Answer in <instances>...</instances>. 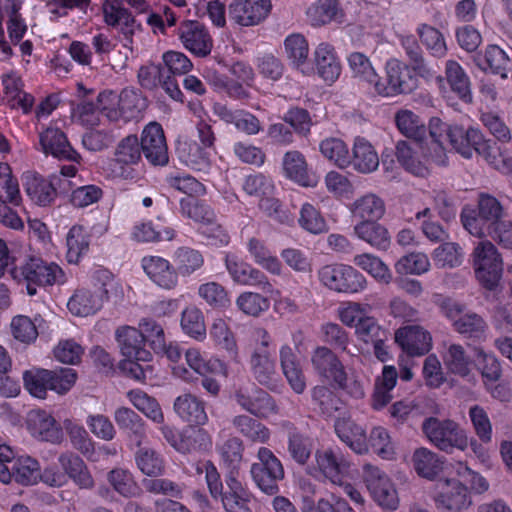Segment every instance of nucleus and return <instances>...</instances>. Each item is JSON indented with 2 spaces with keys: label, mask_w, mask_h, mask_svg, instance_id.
<instances>
[{
  "label": "nucleus",
  "mask_w": 512,
  "mask_h": 512,
  "mask_svg": "<svg viewBox=\"0 0 512 512\" xmlns=\"http://www.w3.org/2000/svg\"><path fill=\"white\" fill-rule=\"evenodd\" d=\"M349 210L360 221L379 220L385 214L384 201L373 193H368L353 201Z\"/></svg>",
  "instance_id": "nucleus-46"
},
{
  "label": "nucleus",
  "mask_w": 512,
  "mask_h": 512,
  "mask_svg": "<svg viewBox=\"0 0 512 512\" xmlns=\"http://www.w3.org/2000/svg\"><path fill=\"white\" fill-rule=\"evenodd\" d=\"M39 146L46 155L59 160L79 162V154L71 147L66 135L58 127L49 126L39 133Z\"/></svg>",
  "instance_id": "nucleus-23"
},
{
  "label": "nucleus",
  "mask_w": 512,
  "mask_h": 512,
  "mask_svg": "<svg viewBox=\"0 0 512 512\" xmlns=\"http://www.w3.org/2000/svg\"><path fill=\"white\" fill-rule=\"evenodd\" d=\"M58 461L64 470L76 485L80 488L89 489L94 486V480L85 464V462L73 453L61 454Z\"/></svg>",
  "instance_id": "nucleus-45"
},
{
  "label": "nucleus",
  "mask_w": 512,
  "mask_h": 512,
  "mask_svg": "<svg viewBox=\"0 0 512 512\" xmlns=\"http://www.w3.org/2000/svg\"><path fill=\"white\" fill-rule=\"evenodd\" d=\"M312 400L321 413L326 416H332L342 405L340 397L327 385L315 386L312 389Z\"/></svg>",
  "instance_id": "nucleus-62"
},
{
  "label": "nucleus",
  "mask_w": 512,
  "mask_h": 512,
  "mask_svg": "<svg viewBox=\"0 0 512 512\" xmlns=\"http://www.w3.org/2000/svg\"><path fill=\"white\" fill-rule=\"evenodd\" d=\"M181 327L187 335L196 340H203L206 337L204 315L196 306H188L182 311Z\"/></svg>",
  "instance_id": "nucleus-57"
},
{
  "label": "nucleus",
  "mask_w": 512,
  "mask_h": 512,
  "mask_svg": "<svg viewBox=\"0 0 512 512\" xmlns=\"http://www.w3.org/2000/svg\"><path fill=\"white\" fill-rule=\"evenodd\" d=\"M207 486L214 499H220L226 512H252L249 503L252 494L231 471L225 479L224 490L217 468L209 461L203 464Z\"/></svg>",
  "instance_id": "nucleus-3"
},
{
  "label": "nucleus",
  "mask_w": 512,
  "mask_h": 512,
  "mask_svg": "<svg viewBox=\"0 0 512 512\" xmlns=\"http://www.w3.org/2000/svg\"><path fill=\"white\" fill-rule=\"evenodd\" d=\"M335 432L355 453L364 454L368 451L365 430L350 418L337 419Z\"/></svg>",
  "instance_id": "nucleus-40"
},
{
  "label": "nucleus",
  "mask_w": 512,
  "mask_h": 512,
  "mask_svg": "<svg viewBox=\"0 0 512 512\" xmlns=\"http://www.w3.org/2000/svg\"><path fill=\"white\" fill-rule=\"evenodd\" d=\"M462 248L454 242L444 241L432 252V259L438 268H455L461 265Z\"/></svg>",
  "instance_id": "nucleus-59"
},
{
  "label": "nucleus",
  "mask_w": 512,
  "mask_h": 512,
  "mask_svg": "<svg viewBox=\"0 0 512 512\" xmlns=\"http://www.w3.org/2000/svg\"><path fill=\"white\" fill-rule=\"evenodd\" d=\"M246 248L255 264L273 275H281L283 266L280 260L263 240L251 237L247 241Z\"/></svg>",
  "instance_id": "nucleus-41"
},
{
  "label": "nucleus",
  "mask_w": 512,
  "mask_h": 512,
  "mask_svg": "<svg viewBox=\"0 0 512 512\" xmlns=\"http://www.w3.org/2000/svg\"><path fill=\"white\" fill-rule=\"evenodd\" d=\"M128 398L131 403L147 418L152 420L154 423L161 424V426L165 425L164 414L155 398L150 397L141 390H132L128 392Z\"/></svg>",
  "instance_id": "nucleus-55"
},
{
  "label": "nucleus",
  "mask_w": 512,
  "mask_h": 512,
  "mask_svg": "<svg viewBox=\"0 0 512 512\" xmlns=\"http://www.w3.org/2000/svg\"><path fill=\"white\" fill-rule=\"evenodd\" d=\"M322 156L339 169L349 168L350 149L340 138L328 137L319 144Z\"/></svg>",
  "instance_id": "nucleus-50"
},
{
  "label": "nucleus",
  "mask_w": 512,
  "mask_h": 512,
  "mask_svg": "<svg viewBox=\"0 0 512 512\" xmlns=\"http://www.w3.org/2000/svg\"><path fill=\"white\" fill-rule=\"evenodd\" d=\"M26 192L31 200L41 206L49 205L56 197L54 183L36 176L26 182Z\"/></svg>",
  "instance_id": "nucleus-58"
},
{
  "label": "nucleus",
  "mask_w": 512,
  "mask_h": 512,
  "mask_svg": "<svg viewBox=\"0 0 512 512\" xmlns=\"http://www.w3.org/2000/svg\"><path fill=\"white\" fill-rule=\"evenodd\" d=\"M412 463L416 473L426 479H434L443 468L439 456L431 450L421 447L414 451Z\"/></svg>",
  "instance_id": "nucleus-51"
},
{
  "label": "nucleus",
  "mask_w": 512,
  "mask_h": 512,
  "mask_svg": "<svg viewBox=\"0 0 512 512\" xmlns=\"http://www.w3.org/2000/svg\"><path fill=\"white\" fill-rule=\"evenodd\" d=\"M279 356L283 374L289 385L296 393H303L306 388L305 375L293 349L288 344L282 345Z\"/></svg>",
  "instance_id": "nucleus-36"
},
{
  "label": "nucleus",
  "mask_w": 512,
  "mask_h": 512,
  "mask_svg": "<svg viewBox=\"0 0 512 512\" xmlns=\"http://www.w3.org/2000/svg\"><path fill=\"white\" fill-rule=\"evenodd\" d=\"M379 166V156L372 144L357 137L350 151L349 167L362 174L374 172Z\"/></svg>",
  "instance_id": "nucleus-31"
},
{
  "label": "nucleus",
  "mask_w": 512,
  "mask_h": 512,
  "mask_svg": "<svg viewBox=\"0 0 512 512\" xmlns=\"http://www.w3.org/2000/svg\"><path fill=\"white\" fill-rule=\"evenodd\" d=\"M395 341L410 356H423L432 348L431 334L419 325L400 327L395 332Z\"/></svg>",
  "instance_id": "nucleus-24"
},
{
  "label": "nucleus",
  "mask_w": 512,
  "mask_h": 512,
  "mask_svg": "<svg viewBox=\"0 0 512 512\" xmlns=\"http://www.w3.org/2000/svg\"><path fill=\"white\" fill-rule=\"evenodd\" d=\"M422 430L428 440L444 452L464 451L468 447L466 431L453 420L429 417L424 420Z\"/></svg>",
  "instance_id": "nucleus-9"
},
{
  "label": "nucleus",
  "mask_w": 512,
  "mask_h": 512,
  "mask_svg": "<svg viewBox=\"0 0 512 512\" xmlns=\"http://www.w3.org/2000/svg\"><path fill=\"white\" fill-rule=\"evenodd\" d=\"M115 339L125 358H134L142 362L151 360L152 355L145 348L144 336L135 327L125 325L117 328Z\"/></svg>",
  "instance_id": "nucleus-27"
},
{
  "label": "nucleus",
  "mask_w": 512,
  "mask_h": 512,
  "mask_svg": "<svg viewBox=\"0 0 512 512\" xmlns=\"http://www.w3.org/2000/svg\"><path fill=\"white\" fill-rule=\"evenodd\" d=\"M243 189L247 194L259 198L261 205L262 201L272 199L271 195L274 191V184L270 177L262 173H255L245 178Z\"/></svg>",
  "instance_id": "nucleus-64"
},
{
  "label": "nucleus",
  "mask_w": 512,
  "mask_h": 512,
  "mask_svg": "<svg viewBox=\"0 0 512 512\" xmlns=\"http://www.w3.org/2000/svg\"><path fill=\"white\" fill-rule=\"evenodd\" d=\"M108 481L120 495L132 498L141 494V489L133 475L125 469L116 468L108 473Z\"/></svg>",
  "instance_id": "nucleus-60"
},
{
  "label": "nucleus",
  "mask_w": 512,
  "mask_h": 512,
  "mask_svg": "<svg viewBox=\"0 0 512 512\" xmlns=\"http://www.w3.org/2000/svg\"><path fill=\"white\" fill-rule=\"evenodd\" d=\"M213 111L222 121L234 125L236 130L245 135H256L262 130L261 121L247 110H232L226 105L217 103L214 105Z\"/></svg>",
  "instance_id": "nucleus-29"
},
{
  "label": "nucleus",
  "mask_w": 512,
  "mask_h": 512,
  "mask_svg": "<svg viewBox=\"0 0 512 512\" xmlns=\"http://www.w3.org/2000/svg\"><path fill=\"white\" fill-rule=\"evenodd\" d=\"M225 266L235 283L246 286H256L265 293H273V285L261 270L252 267L248 263L230 254L225 257Z\"/></svg>",
  "instance_id": "nucleus-21"
},
{
  "label": "nucleus",
  "mask_w": 512,
  "mask_h": 512,
  "mask_svg": "<svg viewBox=\"0 0 512 512\" xmlns=\"http://www.w3.org/2000/svg\"><path fill=\"white\" fill-rule=\"evenodd\" d=\"M28 425L31 433L44 441L59 443L63 438L60 425L55 418L43 410H34L29 414Z\"/></svg>",
  "instance_id": "nucleus-30"
},
{
  "label": "nucleus",
  "mask_w": 512,
  "mask_h": 512,
  "mask_svg": "<svg viewBox=\"0 0 512 512\" xmlns=\"http://www.w3.org/2000/svg\"><path fill=\"white\" fill-rule=\"evenodd\" d=\"M176 276L188 277L200 270L204 265L203 254L188 246L178 247L172 255Z\"/></svg>",
  "instance_id": "nucleus-43"
},
{
  "label": "nucleus",
  "mask_w": 512,
  "mask_h": 512,
  "mask_svg": "<svg viewBox=\"0 0 512 512\" xmlns=\"http://www.w3.org/2000/svg\"><path fill=\"white\" fill-rule=\"evenodd\" d=\"M311 365L320 380L330 386L340 383L346 370L337 354L326 346H318L313 350Z\"/></svg>",
  "instance_id": "nucleus-19"
},
{
  "label": "nucleus",
  "mask_w": 512,
  "mask_h": 512,
  "mask_svg": "<svg viewBox=\"0 0 512 512\" xmlns=\"http://www.w3.org/2000/svg\"><path fill=\"white\" fill-rule=\"evenodd\" d=\"M139 143L141 152L151 165L165 166L169 162L164 131L159 123L151 122L146 125Z\"/></svg>",
  "instance_id": "nucleus-17"
},
{
  "label": "nucleus",
  "mask_w": 512,
  "mask_h": 512,
  "mask_svg": "<svg viewBox=\"0 0 512 512\" xmlns=\"http://www.w3.org/2000/svg\"><path fill=\"white\" fill-rule=\"evenodd\" d=\"M431 263L423 252H412L402 256L395 263V271L399 275H422L430 270Z\"/></svg>",
  "instance_id": "nucleus-56"
},
{
  "label": "nucleus",
  "mask_w": 512,
  "mask_h": 512,
  "mask_svg": "<svg viewBox=\"0 0 512 512\" xmlns=\"http://www.w3.org/2000/svg\"><path fill=\"white\" fill-rule=\"evenodd\" d=\"M472 267L480 285L489 290H495L502 277L503 261L494 246L488 240L479 241L471 254Z\"/></svg>",
  "instance_id": "nucleus-6"
},
{
  "label": "nucleus",
  "mask_w": 512,
  "mask_h": 512,
  "mask_svg": "<svg viewBox=\"0 0 512 512\" xmlns=\"http://www.w3.org/2000/svg\"><path fill=\"white\" fill-rule=\"evenodd\" d=\"M443 122L432 118L429 122L430 141H398L395 156L398 163L409 173L426 177L430 173V165L446 164V151L440 139Z\"/></svg>",
  "instance_id": "nucleus-1"
},
{
  "label": "nucleus",
  "mask_w": 512,
  "mask_h": 512,
  "mask_svg": "<svg viewBox=\"0 0 512 512\" xmlns=\"http://www.w3.org/2000/svg\"><path fill=\"white\" fill-rule=\"evenodd\" d=\"M251 372L253 377L264 386L273 388L277 382V372L275 362L271 359L270 353H264L262 350L253 352L250 360Z\"/></svg>",
  "instance_id": "nucleus-47"
},
{
  "label": "nucleus",
  "mask_w": 512,
  "mask_h": 512,
  "mask_svg": "<svg viewBox=\"0 0 512 512\" xmlns=\"http://www.w3.org/2000/svg\"><path fill=\"white\" fill-rule=\"evenodd\" d=\"M395 124L399 132L412 141H425L426 126L423 120L408 109H401L395 114Z\"/></svg>",
  "instance_id": "nucleus-48"
},
{
  "label": "nucleus",
  "mask_w": 512,
  "mask_h": 512,
  "mask_svg": "<svg viewBox=\"0 0 512 512\" xmlns=\"http://www.w3.org/2000/svg\"><path fill=\"white\" fill-rule=\"evenodd\" d=\"M272 9L271 0H233L228 7L231 20L249 27L264 21Z\"/></svg>",
  "instance_id": "nucleus-18"
},
{
  "label": "nucleus",
  "mask_w": 512,
  "mask_h": 512,
  "mask_svg": "<svg viewBox=\"0 0 512 512\" xmlns=\"http://www.w3.org/2000/svg\"><path fill=\"white\" fill-rule=\"evenodd\" d=\"M284 49L292 65L305 75L314 72V68L308 61L309 45L306 38L298 33L291 34L284 41Z\"/></svg>",
  "instance_id": "nucleus-38"
},
{
  "label": "nucleus",
  "mask_w": 512,
  "mask_h": 512,
  "mask_svg": "<svg viewBox=\"0 0 512 512\" xmlns=\"http://www.w3.org/2000/svg\"><path fill=\"white\" fill-rule=\"evenodd\" d=\"M40 465L30 456L18 457L14 463L13 481L21 485H33L39 478Z\"/></svg>",
  "instance_id": "nucleus-63"
},
{
  "label": "nucleus",
  "mask_w": 512,
  "mask_h": 512,
  "mask_svg": "<svg viewBox=\"0 0 512 512\" xmlns=\"http://www.w3.org/2000/svg\"><path fill=\"white\" fill-rule=\"evenodd\" d=\"M317 277L324 287L337 293H359L367 286V280L362 273L343 263L323 265L318 269Z\"/></svg>",
  "instance_id": "nucleus-8"
},
{
  "label": "nucleus",
  "mask_w": 512,
  "mask_h": 512,
  "mask_svg": "<svg viewBox=\"0 0 512 512\" xmlns=\"http://www.w3.org/2000/svg\"><path fill=\"white\" fill-rule=\"evenodd\" d=\"M315 465L309 468V474L322 476L334 485H343L349 473L350 461L339 449H319L314 455Z\"/></svg>",
  "instance_id": "nucleus-13"
},
{
  "label": "nucleus",
  "mask_w": 512,
  "mask_h": 512,
  "mask_svg": "<svg viewBox=\"0 0 512 512\" xmlns=\"http://www.w3.org/2000/svg\"><path fill=\"white\" fill-rule=\"evenodd\" d=\"M142 158L139 139L136 135L130 134L121 139L113 150L110 161L111 173L118 178L135 180L138 172L135 168Z\"/></svg>",
  "instance_id": "nucleus-12"
},
{
  "label": "nucleus",
  "mask_w": 512,
  "mask_h": 512,
  "mask_svg": "<svg viewBox=\"0 0 512 512\" xmlns=\"http://www.w3.org/2000/svg\"><path fill=\"white\" fill-rule=\"evenodd\" d=\"M443 132H446L453 149L463 157L470 159L476 153L501 173L512 175V157H504L501 154L498 156L492 141L487 139L480 129L458 124L447 126L443 123L440 137Z\"/></svg>",
  "instance_id": "nucleus-2"
},
{
  "label": "nucleus",
  "mask_w": 512,
  "mask_h": 512,
  "mask_svg": "<svg viewBox=\"0 0 512 512\" xmlns=\"http://www.w3.org/2000/svg\"><path fill=\"white\" fill-rule=\"evenodd\" d=\"M503 207L493 196L481 195L478 201V214L472 211L461 214V221L464 228L473 236L478 238L486 237L487 230L503 220Z\"/></svg>",
  "instance_id": "nucleus-10"
},
{
  "label": "nucleus",
  "mask_w": 512,
  "mask_h": 512,
  "mask_svg": "<svg viewBox=\"0 0 512 512\" xmlns=\"http://www.w3.org/2000/svg\"><path fill=\"white\" fill-rule=\"evenodd\" d=\"M445 78L451 90L465 103L472 102L471 82L462 66L455 60L445 63Z\"/></svg>",
  "instance_id": "nucleus-44"
},
{
  "label": "nucleus",
  "mask_w": 512,
  "mask_h": 512,
  "mask_svg": "<svg viewBox=\"0 0 512 512\" xmlns=\"http://www.w3.org/2000/svg\"><path fill=\"white\" fill-rule=\"evenodd\" d=\"M231 424L234 430L250 443L264 445L270 440V429L249 415H236L232 418Z\"/></svg>",
  "instance_id": "nucleus-34"
},
{
  "label": "nucleus",
  "mask_w": 512,
  "mask_h": 512,
  "mask_svg": "<svg viewBox=\"0 0 512 512\" xmlns=\"http://www.w3.org/2000/svg\"><path fill=\"white\" fill-rule=\"evenodd\" d=\"M439 487L440 491L435 497V504L439 512H461L471 505L468 489L459 480H442Z\"/></svg>",
  "instance_id": "nucleus-20"
},
{
  "label": "nucleus",
  "mask_w": 512,
  "mask_h": 512,
  "mask_svg": "<svg viewBox=\"0 0 512 512\" xmlns=\"http://www.w3.org/2000/svg\"><path fill=\"white\" fill-rule=\"evenodd\" d=\"M363 481L372 498L383 508L395 510L399 499L390 478L378 467L369 463L363 466Z\"/></svg>",
  "instance_id": "nucleus-15"
},
{
  "label": "nucleus",
  "mask_w": 512,
  "mask_h": 512,
  "mask_svg": "<svg viewBox=\"0 0 512 512\" xmlns=\"http://www.w3.org/2000/svg\"><path fill=\"white\" fill-rule=\"evenodd\" d=\"M113 286V278L107 271H98L94 281L79 287L70 297L67 307L76 316L86 317L98 312Z\"/></svg>",
  "instance_id": "nucleus-5"
},
{
  "label": "nucleus",
  "mask_w": 512,
  "mask_h": 512,
  "mask_svg": "<svg viewBox=\"0 0 512 512\" xmlns=\"http://www.w3.org/2000/svg\"><path fill=\"white\" fill-rule=\"evenodd\" d=\"M19 272L30 296L36 295L39 287L62 285L67 281V275L58 263L41 257L29 258Z\"/></svg>",
  "instance_id": "nucleus-7"
},
{
  "label": "nucleus",
  "mask_w": 512,
  "mask_h": 512,
  "mask_svg": "<svg viewBox=\"0 0 512 512\" xmlns=\"http://www.w3.org/2000/svg\"><path fill=\"white\" fill-rule=\"evenodd\" d=\"M454 330L468 338L482 339L488 328L485 320L477 313H467L455 320Z\"/></svg>",
  "instance_id": "nucleus-61"
},
{
  "label": "nucleus",
  "mask_w": 512,
  "mask_h": 512,
  "mask_svg": "<svg viewBox=\"0 0 512 512\" xmlns=\"http://www.w3.org/2000/svg\"><path fill=\"white\" fill-rule=\"evenodd\" d=\"M141 267L147 277L161 289L173 290L179 284L173 263L164 257L144 256L141 259Z\"/></svg>",
  "instance_id": "nucleus-22"
},
{
  "label": "nucleus",
  "mask_w": 512,
  "mask_h": 512,
  "mask_svg": "<svg viewBox=\"0 0 512 512\" xmlns=\"http://www.w3.org/2000/svg\"><path fill=\"white\" fill-rule=\"evenodd\" d=\"M347 64L351 77L372 93L379 74L370 58L362 52L354 51L348 54Z\"/></svg>",
  "instance_id": "nucleus-32"
},
{
  "label": "nucleus",
  "mask_w": 512,
  "mask_h": 512,
  "mask_svg": "<svg viewBox=\"0 0 512 512\" xmlns=\"http://www.w3.org/2000/svg\"><path fill=\"white\" fill-rule=\"evenodd\" d=\"M175 413L191 425L203 426L208 422L204 402L192 394L178 396L174 401Z\"/></svg>",
  "instance_id": "nucleus-37"
},
{
  "label": "nucleus",
  "mask_w": 512,
  "mask_h": 512,
  "mask_svg": "<svg viewBox=\"0 0 512 512\" xmlns=\"http://www.w3.org/2000/svg\"><path fill=\"white\" fill-rule=\"evenodd\" d=\"M414 70L397 58H389L384 63L383 75H378L372 94L381 98L410 94L418 86Z\"/></svg>",
  "instance_id": "nucleus-4"
},
{
  "label": "nucleus",
  "mask_w": 512,
  "mask_h": 512,
  "mask_svg": "<svg viewBox=\"0 0 512 512\" xmlns=\"http://www.w3.org/2000/svg\"><path fill=\"white\" fill-rule=\"evenodd\" d=\"M257 462L251 465L250 473L256 485L266 494L273 495L279 490L278 482L284 478L281 461L267 447L257 451Z\"/></svg>",
  "instance_id": "nucleus-11"
},
{
  "label": "nucleus",
  "mask_w": 512,
  "mask_h": 512,
  "mask_svg": "<svg viewBox=\"0 0 512 512\" xmlns=\"http://www.w3.org/2000/svg\"><path fill=\"white\" fill-rule=\"evenodd\" d=\"M353 263L368 273L378 283L388 285L393 280V275L388 265L376 255L370 253L357 254L353 258Z\"/></svg>",
  "instance_id": "nucleus-49"
},
{
  "label": "nucleus",
  "mask_w": 512,
  "mask_h": 512,
  "mask_svg": "<svg viewBox=\"0 0 512 512\" xmlns=\"http://www.w3.org/2000/svg\"><path fill=\"white\" fill-rule=\"evenodd\" d=\"M235 401L245 411L258 418H267L276 412L273 398L254 384L241 386L235 392Z\"/></svg>",
  "instance_id": "nucleus-16"
},
{
  "label": "nucleus",
  "mask_w": 512,
  "mask_h": 512,
  "mask_svg": "<svg viewBox=\"0 0 512 512\" xmlns=\"http://www.w3.org/2000/svg\"><path fill=\"white\" fill-rule=\"evenodd\" d=\"M353 231L357 238L377 250H386L390 246V234L378 220L359 221Z\"/></svg>",
  "instance_id": "nucleus-39"
},
{
  "label": "nucleus",
  "mask_w": 512,
  "mask_h": 512,
  "mask_svg": "<svg viewBox=\"0 0 512 512\" xmlns=\"http://www.w3.org/2000/svg\"><path fill=\"white\" fill-rule=\"evenodd\" d=\"M314 71L327 84L331 85L341 75L342 66L333 45L327 42L319 43L313 52Z\"/></svg>",
  "instance_id": "nucleus-25"
},
{
  "label": "nucleus",
  "mask_w": 512,
  "mask_h": 512,
  "mask_svg": "<svg viewBox=\"0 0 512 512\" xmlns=\"http://www.w3.org/2000/svg\"><path fill=\"white\" fill-rule=\"evenodd\" d=\"M306 16L313 26H322L333 21L342 23L345 14L338 0H315L307 8Z\"/></svg>",
  "instance_id": "nucleus-35"
},
{
  "label": "nucleus",
  "mask_w": 512,
  "mask_h": 512,
  "mask_svg": "<svg viewBox=\"0 0 512 512\" xmlns=\"http://www.w3.org/2000/svg\"><path fill=\"white\" fill-rule=\"evenodd\" d=\"M67 261L71 264H78L82 257L89 250V235L81 225H74L70 228L66 236Z\"/></svg>",
  "instance_id": "nucleus-53"
},
{
  "label": "nucleus",
  "mask_w": 512,
  "mask_h": 512,
  "mask_svg": "<svg viewBox=\"0 0 512 512\" xmlns=\"http://www.w3.org/2000/svg\"><path fill=\"white\" fill-rule=\"evenodd\" d=\"M179 37L184 47L192 54L205 57L210 54L213 40L207 29L197 21H187L179 28Z\"/></svg>",
  "instance_id": "nucleus-26"
},
{
  "label": "nucleus",
  "mask_w": 512,
  "mask_h": 512,
  "mask_svg": "<svg viewBox=\"0 0 512 512\" xmlns=\"http://www.w3.org/2000/svg\"><path fill=\"white\" fill-rule=\"evenodd\" d=\"M283 170L287 178L303 187H314L317 184L316 177L309 172L307 161L299 151L293 150L285 153Z\"/></svg>",
  "instance_id": "nucleus-33"
},
{
  "label": "nucleus",
  "mask_w": 512,
  "mask_h": 512,
  "mask_svg": "<svg viewBox=\"0 0 512 512\" xmlns=\"http://www.w3.org/2000/svg\"><path fill=\"white\" fill-rule=\"evenodd\" d=\"M104 99L106 102H118V106H120L121 109L119 113L110 109V121H118L120 119L129 121L137 118L146 106L145 99L142 95L132 88H125L120 94H108Z\"/></svg>",
  "instance_id": "nucleus-28"
},
{
  "label": "nucleus",
  "mask_w": 512,
  "mask_h": 512,
  "mask_svg": "<svg viewBox=\"0 0 512 512\" xmlns=\"http://www.w3.org/2000/svg\"><path fill=\"white\" fill-rule=\"evenodd\" d=\"M160 430L167 442L180 453H192L207 451L212 447V437L204 428L191 425L181 433L168 425H163Z\"/></svg>",
  "instance_id": "nucleus-14"
},
{
  "label": "nucleus",
  "mask_w": 512,
  "mask_h": 512,
  "mask_svg": "<svg viewBox=\"0 0 512 512\" xmlns=\"http://www.w3.org/2000/svg\"><path fill=\"white\" fill-rule=\"evenodd\" d=\"M138 469L149 477H159L165 472L163 456L150 447H141L135 454Z\"/></svg>",
  "instance_id": "nucleus-54"
},
{
  "label": "nucleus",
  "mask_w": 512,
  "mask_h": 512,
  "mask_svg": "<svg viewBox=\"0 0 512 512\" xmlns=\"http://www.w3.org/2000/svg\"><path fill=\"white\" fill-rule=\"evenodd\" d=\"M442 359L447 370L462 378L468 377L472 369V360L465 348L456 343L445 342Z\"/></svg>",
  "instance_id": "nucleus-42"
},
{
  "label": "nucleus",
  "mask_w": 512,
  "mask_h": 512,
  "mask_svg": "<svg viewBox=\"0 0 512 512\" xmlns=\"http://www.w3.org/2000/svg\"><path fill=\"white\" fill-rule=\"evenodd\" d=\"M177 154L182 162L194 169H205L210 162V152L192 140L178 142Z\"/></svg>",
  "instance_id": "nucleus-52"
}]
</instances>
